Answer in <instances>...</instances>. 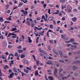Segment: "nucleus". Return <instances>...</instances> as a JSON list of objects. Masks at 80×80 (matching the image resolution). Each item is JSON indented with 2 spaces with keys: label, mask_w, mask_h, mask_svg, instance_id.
<instances>
[{
  "label": "nucleus",
  "mask_w": 80,
  "mask_h": 80,
  "mask_svg": "<svg viewBox=\"0 0 80 80\" xmlns=\"http://www.w3.org/2000/svg\"><path fill=\"white\" fill-rule=\"evenodd\" d=\"M12 65H14V62L13 61V60H11V62L9 63V65L11 67H12Z\"/></svg>",
  "instance_id": "obj_4"
},
{
  "label": "nucleus",
  "mask_w": 80,
  "mask_h": 80,
  "mask_svg": "<svg viewBox=\"0 0 80 80\" xmlns=\"http://www.w3.org/2000/svg\"><path fill=\"white\" fill-rule=\"evenodd\" d=\"M49 42H50V43H52V44H53V41H52V40H49Z\"/></svg>",
  "instance_id": "obj_61"
},
{
  "label": "nucleus",
  "mask_w": 80,
  "mask_h": 80,
  "mask_svg": "<svg viewBox=\"0 0 80 80\" xmlns=\"http://www.w3.org/2000/svg\"><path fill=\"white\" fill-rule=\"evenodd\" d=\"M23 72H25L27 74L28 73H29V71L28 70H27L25 69H23Z\"/></svg>",
  "instance_id": "obj_12"
},
{
  "label": "nucleus",
  "mask_w": 80,
  "mask_h": 80,
  "mask_svg": "<svg viewBox=\"0 0 80 80\" xmlns=\"http://www.w3.org/2000/svg\"><path fill=\"white\" fill-rule=\"evenodd\" d=\"M18 49H21V48H22V47L21 46H18L17 47Z\"/></svg>",
  "instance_id": "obj_42"
},
{
  "label": "nucleus",
  "mask_w": 80,
  "mask_h": 80,
  "mask_svg": "<svg viewBox=\"0 0 80 80\" xmlns=\"http://www.w3.org/2000/svg\"><path fill=\"white\" fill-rule=\"evenodd\" d=\"M17 70L19 72H20V73H22V71H21V70H20L19 68H18Z\"/></svg>",
  "instance_id": "obj_57"
},
{
  "label": "nucleus",
  "mask_w": 80,
  "mask_h": 80,
  "mask_svg": "<svg viewBox=\"0 0 80 80\" xmlns=\"http://www.w3.org/2000/svg\"><path fill=\"white\" fill-rule=\"evenodd\" d=\"M59 1L60 2H62V3H64L65 2V0H59Z\"/></svg>",
  "instance_id": "obj_20"
},
{
  "label": "nucleus",
  "mask_w": 80,
  "mask_h": 80,
  "mask_svg": "<svg viewBox=\"0 0 80 80\" xmlns=\"http://www.w3.org/2000/svg\"><path fill=\"white\" fill-rule=\"evenodd\" d=\"M35 75L36 76H38V70H36L35 71Z\"/></svg>",
  "instance_id": "obj_13"
},
{
  "label": "nucleus",
  "mask_w": 80,
  "mask_h": 80,
  "mask_svg": "<svg viewBox=\"0 0 80 80\" xmlns=\"http://www.w3.org/2000/svg\"><path fill=\"white\" fill-rule=\"evenodd\" d=\"M48 30V28H43V29H42V31H44L45 30Z\"/></svg>",
  "instance_id": "obj_44"
},
{
  "label": "nucleus",
  "mask_w": 80,
  "mask_h": 80,
  "mask_svg": "<svg viewBox=\"0 0 80 80\" xmlns=\"http://www.w3.org/2000/svg\"><path fill=\"white\" fill-rule=\"evenodd\" d=\"M59 53L61 56V57H62V52L61 51H59Z\"/></svg>",
  "instance_id": "obj_32"
},
{
  "label": "nucleus",
  "mask_w": 80,
  "mask_h": 80,
  "mask_svg": "<svg viewBox=\"0 0 80 80\" xmlns=\"http://www.w3.org/2000/svg\"><path fill=\"white\" fill-rule=\"evenodd\" d=\"M23 13L24 15V16L25 17V16H26V14L27 15H28V12L27 11H25ZM25 13H26V14H25Z\"/></svg>",
  "instance_id": "obj_14"
},
{
  "label": "nucleus",
  "mask_w": 80,
  "mask_h": 80,
  "mask_svg": "<svg viewBox=\"0 0 80 80\" xmlns=\"http://www.w3.org/2000/svg\"><path fill=\"white\" fill-rule=\"evenodd\" d=\"M53 18L52 17H49L48 18V20L49 21H52V19H53Z\"/></svg>",
  "instance_id": "obj_22"
},
{
  "label": "nucleus",
  "mask_w": 80,
  "mask_h": 80,
  "mask_svg": "<svg viewBox=\"0 0 80 80\" xmlns=\"http://www.w3.org/2000/svg\"><path fill=\"white\" fill-rule=\"evenodd\" d=\"M25 57V55L24 54H22L21 56V58H24V57Z\"/></svg>",
  "instance_id": "obj_27"
},
{
  "label": "nucleus",
  "mask_w": 80,
  "mask_h": 80,
  "mask_svg": "<svg viewBox=\"0 0 80 80\" xmlns=\"http://www.w3.org/2000/svg\"><path fill=\"white\" fill-rule=\"evenodd\" d=\"M22 38L23 39L22 40L23 41H24V40H25V37H24V36L22 35Z\"/></svg>",
  "instance_id": "obj_48"
},
{
  "label": "nucleus",
  "mask_w": 80,
  "mask_h": 80,
  "mask_svg": "<svg viewBox=\"0 0 80 80\" xmlns=\"http://www.w3.org/2000/svg\"><path fill=\"white\" fill-rule=\"evenodd\" d=\"M74 75L76 77H78V74L77 73H75L74 74Z\"/></svg>",
  "instance_id": "obj_60"
},
{
  "label": "nucleus",
  "mask_w": 80,
  "mask_h": 80,
  "mask_svg": "<svg viewBox=\"0 0 80 80\" xmlns=\"http://www.w3.org/2000/svg\"><path fill=\"white\" fill-rule=\"evenodd\" d=\"M59 12V11L58 10H57L56 11V12L54 13V14H58V13Z\"/></svg>",
  "instance_id": "obj_31"
},
{
  "label": "nucleus",
  "mask_w": 80,
  "mask_h": 80,
  "mask_svg": "<svg viewBox=\"0 0 80 80\" xmlns=\"http://www.w3.org/2000/svg\"><path fill=\"white\" fill-rule=\"evenodd\" d=\"M44 58L45 59H46V60H47V58H48V57L47 56H44Z\"/></svg>",
  "instance_id": "obj_63"
},
{
  "label": "nucleus",
  "mask_w": 80,
  "mask_h": 80,
  "mask_svg": "<svg viewBox=\"0 0 80 80\" xmlns=\"http://www.w3.org/2000/svg\"><path fill=\"white\" fill-rule=\"evenodd\" d=\"M50 12H51L50 9H48V12L49 14H51V13H50Z\"/></svg>",
  "instance_id": "obj_38"
},
{
  "label": "nucleus",
  "mask_w": 80,
  "mask_h": 80,
  "mask_svg": "<svg viewBox=\"0 0 80 80\" xmlns=\"http://www.w3.org/2000/svg\"><path fill=\"white\" fill-rule=\"evenodd\" d=\"M26 69H27V70H29L30 71H32V69H30V68H29L28 67H26Z\"/></svg>",
  "instance_id": "obj_36"
},
{
  "label": "nucleus",
  "mask_w": 80,
  "mask_h": 80,
  "mask_svg": "<svg viewBox=\"0 0 80 80\" xmlns=\"http://www.w3.org/2000/svg\"><path fill=\"white\" fill-rule=\"evenodd\" d=\"M57 70L56 69H55V71L54 72V75H55V76L57 77Z\"/></svg>",
  "instance_id": "obj_10"
},
{
  "label": "nucleus",
  "mask_w": 80,
  "mask_h": 80,
  "mask_svg": "<svg viewBox=\"0 0 80 80\" xmlns=\"http://www.w3.org/2000/svg\"><path fill=\"white\" fill-rule=\"evenodd\" d=\"M43 19H44L45 18V15H43L42 16V19H43Z\"/></svg>",
  "instance_id": "obj_52"
},
{
  "label": "nucleus",
  "mask_w": 80,
  "mask_h": 80,
  "mask_svg": "<svg viewBox=\"0 0 80 80\" xmlns=\"http://www.w3.org/2000/svg\"><path fill=\"white\" fill-rule=\"evenodd\" d=\"M16 38L17 40L16 41V43H18V36H17Z\"/></svg>",
  "instance_id": "obj_30"
},
{
  "label": "nucleus",
  "mask_w": 80,
  "mask_h": 80,
  "mask_svg": "<svg viewBox=\"0 0 80 80\" xmlns=\"http://www.w3.org/2000/svg\"><path fill=\"white\" fill-rule=\"evenodd\" d=\"M49 27H50V28H51V29L53 28V25L52 24L50 25Z\"/></svg>",
  "instance_id": "obj_35"
},
{
  "label": "nucleus",
  "mask_w": 80,
  "mask_h": 80,
  "mask_svg": "<svg viewBox=\"0 0 80 80\" xmlns=\"http://www.w3.org/2000/svg\"><path fill=\"white\" fill-rule=\"evenodd\" d=\"M26 23L29 25V26H30V22H29L28 21H27L26 22Z\"/></svg>",
  "instance_id": "obj_25"
},
{
  "label": "nucleus",
  "mask_w": 80,
  "mask_h": 80,
  "mask_svg": "<svg viewBox=\"0 0 80 80\" xmlns=\"http://www.w3.org/2000/svg\"><path fill=\"white\" fill-rule=\"evenodd\" d=\"M44 33H45V31H43L42 32H38V34H39V35L42 36H43L44 35Z\"/></svg>",
  "instance_id": "obj_1"
},
{
  "label": "nucleus",
  "mask_w": 80,
  "mask_h": 80,
  "mask_svg": "<svg viewBox=\"0 0 80 80\" xmlns=\"http://www.w3.org/2000/svg\"><path fill=\"white\" fill-rule=\"evenodd\" d=\"M43 5L44 8H46V7H47V5L46 4H44Z\"/></svg>",
  "instance_id": "obj_50"
},
{
  "label": "nucleus",
  "mask_w": 80,
  "mask_h": 80,
  "mask_svg": "<svg viewBox=\"0 0 80 80\" xmlns=\"http://www.w3.org/2000/svg\"><path fill=\"white\" fill-rule=\"evenodd\" d=\"M18 53H22V52H23V50H19L18 51Z\"/></svg>",
  "instance_id": "obj_26"
},
{
  "label": "nucleus",
  "mask_w": 80,
  "mask_h": 80,
  "mask_svg": "<svg viewBox=\"0 0 80 80\" xmlns=\"http://www.w3.org/2000/svg\"><path fill=\"white\" fill-rule=\"evenodd\" d=\"M35 28L36 29H37V30H42V29H43L42 28H38V27H37L36 26H35Z\"/></svg>",
  "instance_id": "obj_5"
},
{
  "label": "nucleus",
  "mask_w": 80,
  "mask_h": 80,
  "mask_svg": "<svg viewBox=\"0 0 80 80\" xmlns=\"http://www.w3.org/2000/svg\"><path fill=\"white\" fill-rule=\"evenodd\" d=\"M15 30H17V28H13L12 29V31L13 32L14 31H15Z\"/></svg>",
  "instance_id": "obj_33"
},
{
  "label": "nucleus",
  "mask_w": 80,
  "mask_h": 80,
  "mask_svg": "<svg viewBox=\"0 0 80 80\" xmlns=\"http://www.w3.org/2000/svg\"><path fill=\"white\" fill-rule=\"evenodd\" d=\"M28 40L29 43H32V41L31 40V38L30 37L28 36Z\"/></svg>",
  "instance_id": "obj_6"
},
{
  "label": "nucleus",
  "mask_w": 80,
  "mask_h": 80,
  "mask_svg": "<svg viewBox=\"0 0 80 80\" xmlns=\"http://www.w3.org/2000/svg\"><path fill=\"white\" fill-rule=\"evenodd\" d=\"M74 40L73 39H71L70 40V42H74Z\"/></svg>",
  "instance_id": "obj_37"
},
{
  "label": "nucleus",
  "mask_w": 80,
  "mask_h": 80,
  "mask_svg": "<svg viewBox=\"0 0 80 80\" xmlns=\"http://www.w3.org/2000/svg\"><path fill=\"white\" fill-rule=\"evenodd\" d=\"M24 63H26V64H27V65H28L29 64L28 61H27V60L24 61Z\"/></svg>",
  "instance_id": "obj_34"
},
{
  "label": "nucleus",
  "mask_w": 80,
  "mask_h": 80,
  "mask_svg": "<svg viewBox=\"0 0 80 80\" xmlns=\"http://www.w3.org/2000/svg\"><path fill=\"white\" fill-rule=\"evenodd\" d=\"M4 23H10V22L7 21H5L4 22Z\"/></svg>",
  "instance_id": "obj_58"
},
{
  "label": "nucleus",
  "mask_w": 80,
  "mask_h": 80,
  "mask_svg": "<svg viewBox=\"0 0 80 80\" xmlns=\"http://www.w3.org/2000/svg\"><path fill=\"white\" fill-rule=\"evenodd\" d=\"M46 63L47 64H50V65H52V62L50 61H48L47 62H46Z\"/></svg>",
  "instance_id": "obj_9"
},
{
  "label": "nucleus",
  "mask_w": 80,
  "mask_h": 80,
  "mask_svg": "<svg viewBox=\"0 0 80 80\" xmlns=\"http://www.w3.org/2000/svg\"><path fill=\"white\" fill-rule=\"evenodd\" d=\"M43 38H44V41H46V36H44Z\"/></svg>",
  "instance_id": "obj_53"
},
{
  "label": "nucleus",
  "mask_w": 80,
  "mask_h": 80,
  "mask_svg": "<svg viewBox=\"0 0 80 80\" xmlns=\"http://www.w3.org/2000/svg\"><path fill=\"white\" fill-rule=\"evenodd\" d=\"M9 7V5H6V9H8V7Z\"/></svg>",
  "instance_id": "obj_51"
},
{
  "label": "nucleus",
  "mask_w": 80,
  "mask_h": 80,
  "mask_svg": "<svg viewBox=\"0 0 80 80\" xmlns=\"http://www.w3.org/2000/svg\"><path fill=\"white\" fill-rule=\"evenodd\" d=\"M34 4H35V5H37V2L36 0H34Z\"/></svg>",
  "instance_id": "obj_43"
},
{
  "label": "nucleus",
  "mask_w": 80,
  "mask_h": 80,
  "mask_svg": "<svg viewBox=\"0 0 80 80\" xmlns=\"http://www.w3.org/2000/svg\"><path fill=\"white\" fill-rule=\"evenodd\" d=\"M8 40L10 42H12V41H13V39L12 38H9L8 39Z\"/></svg>",
  "instance_id": "obj_49"
},
{
  "label": "nucleus",
  "mask_w": 80,
  "mask_h": 80,
  "mask_svg": "<svg viewBox=\"0 0 80 80\" xmlns=\"http://www.w3.org/2000/svg\"><path fill=\"white\" fill-rule=\"evenodd\" d=\"M22 5H23V3L20 2L19 4V5L18 6V7H21L22 6Z\"/></svg>",
  "instance_id": "obj_16"
},
{
  "label": "nucleus",
  "mask_w": 80,
  "mask_h": 80,
  "mask_svg": "<svg viewBox=\"0 0 80 80\" xmlns=\"http://www.w3.org/2000/svg\"><path fill=\"white\" fill-rule=\"evenodd\" d=\"M37 66L36 65H35L34 67H33V68H34V69H36V68H37Z\"/></svg>",
  "instance_id": "obj_62"
},
{
  "label": "nucleus",
  "mask_w": 80,
  "mask_h": 80,
  "mask_svg": "<svg viewBox=\"0 0 80 80\" xmlns=\"http://www.w3.org/2000/svg\"><path fill=\"white\" fill-rule=\"evenodd\" d=\"M77 18H72V20L73 22H75L76 20H77Z\"/></svg>",
  "instance_id": "obj_18"
},
{
  "label": "nucleus",
  "mask_w": 80,
  "mask_h": 80,
  "mask_svg": "<svg viewBox=\"0 0 80 80\" xmlns=\"http://www.w3.org/2000/svg\"><path fill=\"white\" fill-rule=\"evenodd\" d=\"M48 59H50L51 60H52L53 59V58L51 57H49L48 58Z\"/></svg>",
  "instance_id": "obj_56"
},
{
  "label": "nucleus",
  "mask_w": 80,
  "mask_h": 80,
  "mask_svg": "<svg viewBox=\"0 0 80 80\" xmlns=\"http://www.w3.org/2000/svg\"><path fill=\"white\" fill-rule=\"evenodd\" d=\"M21 1H22V2H23V3H27V0H20Z\"/></svg>",
  "instance_id": "obj_28"
},
{
  "label": "nucleus",
  "mask_w": 80,
  "mask_h": 80,
  "mask_svg": "<svg viewBox=\"0 0 80 80\" xmlns=\"http://www.w3.org/2000/svg\"><path fill=\"white\" fill-rule=\"evenodd\" d=\"M72 44L73 45H78V43H76V42H72Z\"/></svg>",
  "instance_id": "obj_41"
},
{
  "label": "nucleus",
  "mask_w": 80,
  "mask_h": 80,
  "mask_svg": "<svg viewBox=\"0 0 80 80\" xmlns=\"http://www.w3.org/2000/svg\"><path fill=\"white\" fill-rule=\"evenodd\" d=\"M32 13H33V12H32L31 11L30 12V13L29 14V15L30 17H32Z\"/></svg>",
  "instance_id": "obj_15"
},
{
  "label": "nucleus",
  "mask_w": 80,
  "mask_h": 80,
  "mask_svg": "<svg viewBox=\"0 0 80 80\" xmlns=\"http://www.w3.org/2000/svg\"><path fill=\"white\" fill-rule=\"evenodd\" d=\"M71 45L72 44H66V45L68 47H70V45Z\"/></svg>",
  "instance_id": "obj_39"
},
{
  "label": "nucleus",
  "mask_w": 80,
  "mask_h": 80,
  "mask_svg": "<svg viewBox=\"0 0 80 80\" xmlns=\"http://www.w3.org/2000/svg\"><path fill=\"white\" fill-rule=\"evenodd\" d=\"M67 10L69 13H70V12H71V9H70L69 7H68L67 8Z\"/></svg>",
  "instance_id": "obj_21"
},
{
  "label": "nucleus",
  "mask_w": 80,
  "mask_h": 80,
  "mask_svg": "<svg viewBox=\"0 0 80 80\" xmlns=\"http://www.w3.org/2000/svg\"><path fill=\"white\" fill-rule=\"evenodd\" d=\"M3 68L4 69H5L6 68L9 69V67L7 65H6L5 67H3Z\"/></svg>",
  "instance_id": "obj_23"
},
{
  "label": "nucleus",
  "mask_w": 80,
  "mask_h": 80,
  "mask_svg": "<svg viewBox=\"0 0 80 80\" xmlns=\"http://www.w3.org/2000/svg\"><path fill=\"white\" fill-rule=\"evenodd\" d=\"M48 79H49V80H53V77L50 76L49 77H48Z\"/></svg>",
  "instance_id": "obj_17"
},
{
  "label": "nucleus",
  "mask_w": 80,
  "mask_h": 80,
  "mask_svg": "<svg viewBox=\"0 0 80 80\" xmlns=\"http://www.w3.org/2000/svg\"><path fill=\"white\" fill-rule=\"evenodd\" d=\"M47 36L48 37H50V36H49V32H48V31L47 32Z\"/></svg>",
  "instance_id": "obj_47"
},
{
  "label": "nucleus",
  "mask_w": 80,
  "mask_h": 80,
  "mask_svg": "<svg viewBox=\"0 0 80 80\" xmlns=\"http://www.w3.org/2000/svg\"><path fill=\"white\" fill-rule=\"evenodd\" d=\"M52 50L54 53H55V54H56V55H58V53L56 51L55 49H53Z\"/></svg>",
  "instance_id": "obj_8"
},
{
  "label": "nucleus",
  "mask_w": 80,
  "mask_h": 80,
  "mask_svg": "<svg viewBox=\"0 0 80 80\" xmlns=\"http://www.w3.org/2000/svg\"><path fill=\"white\" fill-rule=\"evenodd\" d=\"M18 53L17 52H16L15 53V55L14 56H15V57H17L18 56Z\"/></svg>",
  "instance_id": "obj_45"
},
{
  "label": "nucleus",
  "mask_w": 80,
  "mask_h": 80,
  "mask_svg": "<svg viewBox=\"0 0 80 80\" xmlns=\"http://www.w3.org/2000/svg\"><path fill=\"white\" fill-rule=\"evenodd\" d=\"M40 19H41V18L40 17H38L37 18V20H40Z\"/></svg>",
  "instance_id": "obj_54"
},
{
  "label": "nucleus",
  "mask_w": 80,
  "mask_h": 80,
  "mask_svg": "<svg viewBox=\"0 0 80 80\" xmlns=\"http://www.w3.org/2000/svg\"><path fill=\"white\" fill-rule=\"evenodd\" d=\"M13 75H14V73H12L10 75V76H8V77L9 78H13Z\"/></svg>",
  "instance_id": "obj_7"
},
{
  "label": "nucleus",
  "mask_w": 80,
  "mask_h": 80,
  "mask_svg": "<svg viewBox=\"0 0 80 80\" xmlns=\"http://www.w3.org/2000/svg\"><path fill=\"white\" fill-rule=\"evenodd\" d=\"M73 12H77V10L76 9H73Z\"/></svg>",
  "instance_id": "obj_46"
},
{
  "label": "nucleus",
  "mask_w": 80,
  "mask_h": 80,
  "mask_svg": "<svg viewBox=\"0 0 80 80\" xmlns=\"http://www.w3.org/2000/svg\"><path fill=\"white\" fill-rule=\"evenodd\" d=\"M61 12L62 13H63L64 15H65L66 13H65V12L63 11H61Z\"/></svg>",
  "instance_id": "obj_55"
},
{
  "label": "nucleus",
  "mask_w": 80,
  "mask_h": 80,
  "mask_svg": "<svg viewBox=\"0 0 80 80\" xmlns=\"http://www.w3.org/2000/svg\"><path fill=\"white\" fill-rule=\"evenodd\" d=\"M13 71L14 72H16V73H17V69L15 67H14L13 68Z\"/></svg>",
  "instance_id": "obj_19"
},
{
  "label": "nucleus",
  "mask_w": 80,
  "mask_h": 80,
  "mask_svg": "<svg viewBox=\"0 0 80 80\" xmlns=\"http://www.w3.org/2000/svg\"><path fill=\"white\" fill-rule=\"evenodd\" d=\"M10 35H13L12 33H9L8 36H7V38H8V37H10Z\"/></svg>",
  "instance_id": "obj_24"
},
{
  "label": "nucleus",
  "mask_w": 80,
  "mask_h": 80,
  "mask_svg": "<svg viewBox=\"0 0 80 80\" xmlns=\"http://www.w3.org/2000/svg\"><path fill=\"white\" fill-rule=\"evenodd\" d=\"M8 48H9V49L12 48V46L10 45H9L8 46Z\"/></svg>",
  "instance_id": "obj_40"
},
{
  "label": "nucleus",
  "mask_w": 80,
  "mask_h": 80,
  "mask_svg": "<svg viewBox=\"0 0 80 80\" xmlns=\"http://www.w3.org/2000/svg\"><path fill=\"white\" fill-rule=\"evenodd\" d=\"M40 52H41V53H43L44 55H46V56H47V53H45V52L43 50H41V51Z\"/></svg>",
  "instance_id": "obj_11"
},
{
  "label": "nucleus",
  "mask_w": 80,
  "mask_h": 80,
  "mask_svg": "<svg viewBox=\"0 0 80 80\" xmlns=\"http://www.w3.org/2000/svg\"><path fill=\"white\" fill-rule=\"evenodd\" d=\"M40 55V56H41V57H43V54L42 53H40L39 54Z\"/></svg>",
  "instance_id": "obj_59"
},
{
  "label": "nucleus",
  "mask_w": 80,
  "mask_h": 80,
  "mask_svg": "<svg viewBox=\"0 0 80 80\" xmlns=\"http://www.w3.org/2000/svg\"><path fill=\"white\" fill-rule=\"evenodd\" d=\"M32 57L34 58V60L35 61L36 60L35 59V56L34 55H33Z\"/></svg>",
  "instance_id": "obj_64"
},
{
  "label": "nucleus",
  "mask_w": 80,
  "mask_h": 80,
  "mask_svg": "<svg viewBox=\"0 0 80 80\" xmlns=\"http://www.w3.org/2000/svg\"><path fill=\"white\" fill-rule=\"evenodd\" d=\"M2 44L5 47H6L7 45V42H5V41L2 42Z\"/></svg>",
  "instance_id": "obj_2"
},
{
  "label": "nucleus",
  "mask_w": 80,
  "mask_h": 80,
  "mask_svg": "<svg viewBox=\"0 0 80 80\" xmlns=\"http://www.w3.org/2000/svg\"><path fill=\"white\" fill-rule=\"evenodd\" d=\"M3 21V18H0V22H2Z\"/></svg>",
  "instance_id": "obj_29"
},
{
  "label": "nucleus",
  "mask_w": 80,
  "mask_h": 80,
  "mask_svg": "<svg viewBox=\"0 0 80 80\" xmlns=\"http://www.w3.org/2000/svg\"><path fill=\"white\" fill-rule=\"evenodd\" d=\"M61 36L62 38V39H64V40H68V38H65V37H64L63 36V35L62 34L61 35Z\"/></svg>",
  "instance_id": "obj_3"
}]
</instances>
